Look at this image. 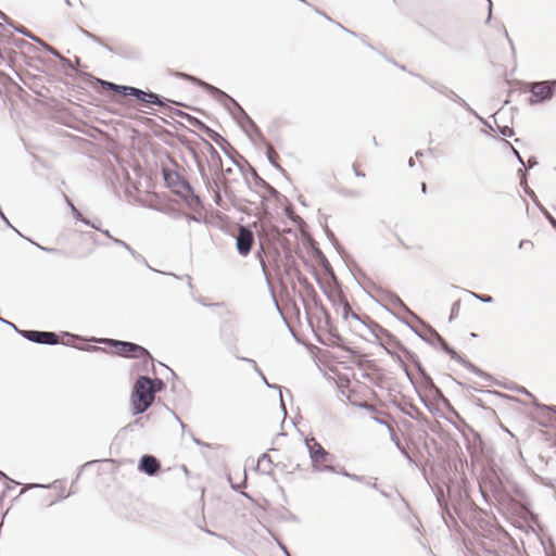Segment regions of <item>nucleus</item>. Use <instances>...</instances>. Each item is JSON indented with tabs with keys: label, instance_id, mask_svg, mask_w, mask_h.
I'll list each match as a JSON object with an SVG mask.
<instances>
[{
	"label": "nucleus",
	"instance_id": "nucleus-19",
	"mask_svg": "<svg viewBox=\"0 0 556 556\" xmlns=\"http://www.w3.org/2000/svg\"><path fill=\"white\" fill-rule=\"evenodd\" d=\"M339 313H341L342 315V318L344 320H346L349 317L357 320L359 324H362L365 328L368 329V326H369V320H372L369 316L365 315L364 317L359 316L358 314L354 313L349 303L346 304H343V306H341Z\"/></svg>",
	"mask_w": 556,
	"mask_h": 556
},
{
	"label": "nucleus",
	"instance_id": "nucleus-59",
	"mask_svg": "<svg viewBox=\"0 0 556 556\" xmlns=\"http://www.w3.org/2000/svg\"><path fill=\"white\" fill-rule=\"evenodd\" d=\"M0 18L10 27H14L15 23L12 18H10L5 13H3L1 10H0Z\"/></svg>",
	"mask_w": 556,
	"mask_h": 556
},
{
	"label": "nucleus",
	"instance_id": "nucleus-11",
	"mask_svg": "<svg viewBox=\"0 0 556 556\" xmlns=\"http://www.w3.org/2000/svg\"><path fill=\"white\" fill-rule=\"evenodd\" d=\"M254 243V233L248 226H240L236 236V248L240 255L247 256Z\"/></svg>",
	"mask_w": 556,
	"mask_h": 556
},
{
	"label": "nucleus",
	"instance_id": "nucleus-60",
	"mask_svg": "<svg viewBox=\"0 0 556 556\" xmlns=\"http://www.w3.org/2000/svg\"><path fill=\"white\" fill-rule=\"evenodd\" d=\"M363 483L375 489V490H379V486L377 484V478H366L365 477V482H363Z\"/></svg>",
	"mask_w": 556,
	"mask_h": 556
},
{
	"label": "nucleus",
	"instance_id": "nucleus-29",
	"mask_svg": "<svg viewBox=\"0 0 556 556\" xmlns=\"http://www.w3.org/2000/svg\"><path fill=\"white\" fill-rule=\"evenodd\" d=\"M265 148H266V156H267L268 162L274 167L279 169L281 173H285V169L277 163V160L279 159V155L271 150L270 143L266 144Z\"/></svg>",
	"mask_w": 556,
	"mask_h": 556
},
{
	"label": "nucleus",
	"instance_id": "nucleus-52",
	"mask_svg": "<svg viewBox=\"0 0 556 556\" xmlns=\"http://www.w3.org/2000/svg\"><path fill=\"white\" fill-rule=\"evenodd\" d=\"M326 235H327L328 239L332 242V244L336 247L337 251L340 253L341 247H340L334 233L329 228H326Z\"/></svg>",
	"mask_w": 556,
	"mask_h": 556
},
{
	"label": "nucleus",
	"instance_id": "nucleus-4",
	"mask_svg": "<svg viewBox=\"0 0 556 556\" xmlns=\"http://www.w3.org/2000/svg\"><path fill=\"white\" fill-rule=\"evenodd\" d=\"M101 342L114 349V353L122 357L142 359L146 364L153 365V357L142 345L129 341L104 338Z\"/></svg>",
	"mask_w": 556,
	"mask_h": 556
},
{
	"label": "nucleus",
	"instance_id": "nucleus-55",
	"mask_svg": "<svg viewBox=\"0 0 556 556\" xmlns=\"http://www.w3.org/2000/svg\"><path fill=\"white\" fill-rule=\"evenodd\" d=\"M397 450L408 460L409 464L415 463L414 458L409 455V453L407 452V450L405 448V446L403 444H400V446H397Z\"/></svg>",
	"mask_w": 556,
	"mask_h": 556
},
{
	"label": "nucleus",
	"instance_id": "nucleus-14",
	"mask_svg": "<svg viewBox=\"0 0 556 556\" xmlns=\"http://www.w3.org/2000/svg\"><path fill=\"white\" fill-rule=\"evenodd\" d=\"M194 157L197 161L199 174L201 176V179H202L206 190L208 192L214 193L215 198H220L219 186H218L216 178L210 177L205 170V167H204L202 161L197 155H194Z\"/></svg>",
	"mask_w": 556,
	"mask_h": 556
},
{
	"label": "nucleus",
	"instance_id": "nucleus-13",
	"mask_svg": "<svg viewBox=\"0 0 556 556\" xmlns=\"http://www.w3.org/2000/svg\"><path fill=\"white\" fill-rule=\"evenodd\" d=\"M161 463L160 460L150 454H144L140 457L138 463V469L139 471L153 477L156 476L160 471Z\"/></svg>",
	"mask_w": 556,
	"mask_h": 556
},
{
	"label": "nucleus",
	"instance_id": "nucleus-30",
	"mask_svg": "<svg viewBox=\"0 0 556 556\" xmlns=\"http://www.w3.org/2000/svg\"><path fill=\"white\" fill-rule=\"evenodd\" d=\"M271 458L267 453H263L257 459V467L262 468L263 472H269L271 469Z\"/></svg>",
	"mask_w": 556,
	"mask_h": 556
},
{
	"label": "nucleus",
	"instance_id": "nucleus-40",
	"mask_svg": "<svg viewBox=\"0 0 556 556\" xmlns=\"http://www.w3.org/2000/svg\"><path fill=\"white\" fill-rule=\"evenodd\" d=\"M165 382L162 379H152L151 391H153V396L155 397V394L162 392L165 389Z\"/></svg>",
	"mask_w": 556,
	"mask_h": 556
},
{
	"label": "nucleus",
	"instance_id": "nucleus-37",
	"mask_svg": "<svg viewBox=\"0 0 556 556\" xmlns=\"http://www.w3.org/2000/svg\"><path fill=\"white\" fill-rule=\"evenodd\" d=\"M24 239H26L31 244L36 245L38 249H40L41 251H45L47 253H52V254H58V255H65V253L62 250H59V249H55V248L42 247L39 243L35 242L34 240H31L30 238H27V237H25Z\"/></svg>",
	"mask_w": 556,
	"mask_h": 556
},
{
	"label": "nucleus",
	"instance_id": "nucleus-41",
	"mask_svg": "<svg viewBox=\"0 0 556 556\" xmlns=\"http://www.w3.org/2000/svg\"><path fill=\"white\" fill-rule=\"evenodd\" d=\"M129 253L131 254V256H132L137 262L144 264V265H146L150 270L155 271V273H160V274L162 273V271H160V270L154 269L153 267H151V266L149 265V263L147 262L146 257H144L142 254H140V253H138V252H136L134 249H131V251H130Z\"/></svg>",
	"mask_w": 556,
	"mask_h": 556
},
{
	"label": "nucleus",
	"instance_id": "nucleus-43",
	"mask_svg": "<svg viewBox=\"0 0 556 556\" xmlns=\"http://www.w3.org/2000/svg\"><path fill=\"white\" fill-rule=\"evenodd\" d=\"M399 320H401L402 323H404L416 336H418L420 339L421 337H424V333H425V329L422 331H420L418 328H416L415 326H413L407 319L405 318H401L399 316H396L394 313H392Z\"/></svg>",
	"mask_w": 556,
	"mask_h": 556
},
{
	"label": "nucleus",
	"instance_id": "nucleus-63",
	"mask_svg": "<svg viewBox=\"0 0 556 556\" xmlns=\"http://www.w3.org/2000/svg\"><path fill=\"white\" fill-rule=\"evenodd\" d=\"M525 192L532 199V201L538 206V203H540V201L538 200L534 191L532 189H530L529 187H527V188H525Z\"/></svg>",
	"mask_w": 556,
	"mask_h": 556
},
{
	"label": "nucleus",
	"instance_id": "nucleus-23",
	"mask_svg": "<svg viewBox=\"0 0 556 556\" xmlns=\"http://www.w3.org/2000/svg\"><path fill=\"white\" fill-rule=\"evenodd\" d=\"M173 115L177 116V117H180L182 119H185L186 122H188L190 125L201 129L202 127H204V124L201 119H199L198 117L187 113V112H184V111H180L178 109H174L173 110Z\"/></svg>",
	"mask_w": 556,
	"mask_h": 556
},
{
	"label": "nucleus",
	"instance_id": "nucleus-58",
	"mask_svg": "<svg viewBox=\"0 0 556 556\" xmlns=\"http://www.w3.org/2000/svg\"><path fill=\"white\" fill-rule=\"evenodd\" d=\"M179 186H180V187H181V188H182L187 193H189V192H191V191H193V190H194V189H193V187L191 186V184H190L187 179H185L184 177H182V179H181V181H180Z\"/></svg>",
	"mask_w": 556,
	"mask_h": 556
},
{
	"label": "nucleus",
	"instance_id": "nucleus-6",
	"mask_svg": "<svg viewBox=\"0 0 556 556\" xmlns=\"http://www.w3.org/2000/svg\"><path fill=\"white\" fill-rule=\"evenodd\" d=\"M368 332L375 339L374 342L383 348L389 355L390 352H401L404 346L393 333L374 320H369Z\"/></svg>",
	"mask_w": 556,
	"mask_h": 556
},
{
	"label": "nucleus",
	"instance_id": "nucleus-35",
	"mask_svg": "<svg viewBox=\"0 0 556 556\" xmlns=\"http://www.w3.org/2000/svg\"><path fill=\"white\" fill-rule=\"evenodd\" d=\"M65 199H66L67 204L71 206L74 218L77 220H81L86 225H91V220L85 218L83 216L81 212L74 206V204L71 202V200L68 198H65Z\"/></svg>",
	"mask_w": 556,
	"mask_h": 556
},
{
	"label": "nucleus",
	"instance_id": "nucleus-64",
	"mask_svg": "<svg viewBox=\"0 0 556 556\" xmlns=\"http://www.w3.org/2000/svg\"><path fill=\"white\" fill-rule=\"evenodd\" d=\"M458 309H459V301H456L452 305L450 320H452L454 318V316L457 314Z\"/></svg>",
	"mask_w": 556,
	"mask_h": 556
},
{
	"label": "nucleus",
	"instance_id": "nucleus-62",
	"mask_svg": "<svg viewBox=\"0 0 556 556\" xmlns=\"http://www.w3.org/2000/svg\"><path fill=\"white\" fill-rule=\"evenodd\" d=\"M505 143L508 144L510 148H511V151L514 153V155L516 156V159L518 160V162L525 166V162H523V159L521 157L520 153L518 152V150H516L508 141L505 140Z\"/></svg>",
	"mask_w": 556,
	"mask_h": 556
},
{
	"label": "nucleus",
	"instance_id": "nucleus-24",
	"mask_svg": "<svg viewBox=\"0 0 556 556\" xmlns=\"http://www.w3.org/2000/svg\"><path fill=\"white\" fill-rule=\"evenodd\" d=\"M390 356L392 357V359L395 363L399 364L401 369L405 372V375H406L407 379L409 380V382L416 388L415 377H414L413 372L409 370V368L406 365V363L403 361L402 356L397 352H390Z\"/></svg>",
	"mask_w": 556,
	"mask_h": 556
},
{
	"label": "nucleus",
	"instance_id": "nucleus-9",
	"mask_svg": "<svg viewBox=\"0 0 556 556\" xmlns=\"http://www.w3.org/2000/svg\"><path fill=\"white\" fill-rule=\"evenodd\" d=\"M138 101L142 104L157 105V106L164 109L165 111H169V112H173V110H174L172 108V104L184 105L180 102L165 98V97H163L159 93H155L153 91H150V90H141L140 98H138Z\"/></svg>",
	"mask_w": 556,
	"mask_h": 556
},
{
	"label": "nucleus",
	"instance_id": "nucleus-45",
	"mask_svg": "<svg viewBox=\"0 0 556 556\" xmlns=\"http://www.w3.org/2000/svg\"><path fill=\"white\" fill-rule=\"evenodd\" d=\"M387 429H388V432H389V435H390V440L394 443V445L397 447L400 446V444H402L399 435L396 434L394 428L392 427V425H387Z\"/></svg>",
	"mask_w": 556,
	"mask_h": 556
},
{
	"label": "nucleus",
	"instance_id": "nucleus-7",
	"mask_svg": "<svg viewBox=\"0 0 556 556\" xmlns=\"http://www.w3.org/2000/svg\"><path fill=\"white\" fill-rule=\"evenodd\" d=\"M416 76L420 78L424 83H426L428 86H430L432 89H434L442 96L446 97L447 99L454 101L459 106L465 109L469 114L477 115V112L462 97H459L454 90L450 89L444 84H441L437 80H430L419 74Z\"/></svg>",
	"mask_w": 556,
	"mask_h": 556
},
{
	"label": "nucleus",
	"instance_id": "nucleus-5",
	"mask_svg": "<svg viewBox=\"0 0 556 556\" xmlns=\"http://www.w3.org/2000/svg\"><path fill=\"white\" fill-rule=\"evenodd\" d=\"M304 443L308 451L313 471H336V467L329 464L332 460L333 455L323 447L315 438L305 439Z\"/></svg>",
	"mask_w": 556,
	"mask_h": 556
},
{
	"label": "nucleus",
	"instance_id": "nucleus-42",
	"mask_svg": "<svg viewBox=\"0 0 556 556\" xmlns=\"http://www.w3.org/2000/svg\"><path fill=\"white\" fill-rule=\"evenodd\" d=\"M538 207L541 211V213L544 215V217L547 219V222L551 224V226L556 230L555 217L541 203H538Z\"/></svg>",
	"mask_w": 556,
	"mask_h": 556
},
{
	"label": "nucleus",
	"instance_id": "nucleus-18",
	"mask_svg": "<svg viewBox=\"0 0 556 556\" xmlns=\"http://www.w3.org/2000/svg\"><path fill=\"white\" fill-rule=\"evenodd\" d=\"M220 149L226 154V156L231 161V163L236 165L241 170V173H243L244 164L249 165V162L241 154H239V152L236 149L235 151H232L226 144H223V148Z\"/></svg>",
	"mask_w": 556,
	"mask_h": 556
},
{
	"label": "nucleus",
	"instance_id": "nucleus-3",
	"mask_svg": "<svg viewBox=\"0 0 556 556\" xmlns=\"http://www.w3.org/2000/svg\"><path fill=\"white\" fill-rule=\"evenodd\" d=\"M152 378L149 376H139L135 381L130 394L131 414L134 416L143 414L154 402L153 391H151Z\"/></svg>",
	"mask_w": 556,
	"mask_h": 556
},
{
	"label": "nucleus",
	"instance_id": "nucleus-53",
	"mask_svg": "<svg viewBox=\"0 0 556 556\" xmlns=\"http://www.w3.org/2000/svg\"><path fill=\"white\" fill-rule=\"evenodd\" d=\"M356 406L359 407V408L366 409V410H368L370 413H378L377 407L374 406L372 404L367 403V402L357 403Z\"/></svg>",
	"mask_w": 556,
	"mask_h": 556
},
{
	"label": "nucleus",
	"instance_id": "nucleus-28",
	"mask_svg": "<svg viewBox=\"0 0 556 556\" xmlns=\"http://www.w3.org/2000/svg\"><path fill=\"white\" fill-rule=\"evenodd\" d=\"M401 352L415 366L416 370H418L420 367H424L417 354L407 349L405 345L402 346Z\"/></svg>",
	"mask_w": 556,
	"mask_h": 556
},
{
	"label": "nucleus",
	"instance_id": "nucleus-33",
	"mask_svg": "<svg viewBox=\"0 0 556 556\" xmlns=\"http://www.w3.org/2000/svg\"><path fill=\"white\" fill-rule=\"evenodd\" d=\"M13 29L18 33V34H22L23 36L29 38L30 40L35 41V42H40V38L37 37L36 35H34L30 30H28L26 27L20 25V24H15Z\"/></svg>",
	"mask_w": 556,
	"mask_h": 556
},
{
	"label": "nucleus",
	"instance_id": "nucleus-22",
	"mask_svg": "<svg viewBox=\"0 0 556 556\" xmlns=\"http://www.w3.org/2000/svg\"><path fill=\"white\" fill-rule=\"evenodd\" d=\"M389 300L392 303V305L399 307L400 309L407 313L412 318H414L417 321H420V317L416 315L413 311L408 308V306L402 301V299L393 292L388 293Z\"/></svg>",
	"mask_w": 556,
	"mask_h": 556
},
{
	"label": "nucleus",
	"instance_id": "nucleus-34",
	"mask_svg": "<svg viewBox=\"0 0 556 556\" xmlns=\"http://www.w3.org/2000/svg\"><path fill=\"white\" fill-rule=\"evenodd\" d=\"M249 167V170H250V174H251V177L254 181V185L256 187H260V188H264L265 186H267V181L264 180L258 174L257 172L255 170L254 167H252L250 164L248 165Z\"/></svg>",
	"mask_w": 556,
	"mask_h": 556
},
{
	"label": "nucleus",
	"instance_id": "nucleus-56",
	"mask_svg": "<svg viewBox=\"0 0 556 556\" xmlns=\"http://www.w3.org/2000/svg\"><path fill=\"white\" fill-rule=\"evenodd\" d=\"M59 60L61 61V63H62L64 66H66V67L71 68V70H73V71L77 72L76 66L72 63V61H71L70 59H67V58H65V56H63V55L61 54V55H60V58H59Z\"/></svg>",
	"mask_w": 556,
	"mask_h": 556
},
{
	"label": "nucleus",
	"instance_id": "nucleus-17",
	"mask_svg": "<svg viewBox=\"0 0 556 556\" xmlns=\"http://www.w3.org/2000/svg\"><path fill=\"white\" fill-rule=\"evenodd\" d=\"M392 506L396 509V511L400 514L402 519H404V518L410 519V515H412L410 505L401 493L396 492V498L392 503Z\"/></svg>",
	"mask_w": 556,
	"mask_h": 556
},
{
	"label": "nucleus",
	"instance_id": "nucleus-38",
	"mask_svg": "<svg viewBox=\"0 0 556 556\" xmlns=\"http://www.w3.org/2000/svg\"><path fill=\"white\" fill-rule=\"evenodd\" d=\"M262 381L265 383V386H266L267 388L276 389V390H278V391H279L280 406H281V408H282V412H283V419H285V418H286V416H287V410H286L285 402H283V399H282L281 387H280V386H278V384H271V383H269V380H267V378H266V377H265V380H262Z\"/></svg>",
	"mask_w": 556,
	"mask_h": 556
},
{
	"label": "nucleus",
	"instance_id": "nucleus-61",
	"mask_svg": "<svg viewBox=\"0 0 556 556\" xmlns=\"http://www.w3.org/2000/svg\"><path fill=\"white\" fill-rule=\"evenodd\" d=\"M403 520L408 522L412 526V528H414L415 530L419 531V528H418V525H417V523H419V521L417 520L416 517L413 516V514L410 515V519L404 518Z\"/></svg>",
	"mask_w": 556,
	"mask_h": 556
},
{
	"label": "nucleus",
	"instance_id": "nucleus-46",
	"mask_svg": "<svg viewBox=\"0 0 556 556\" xmlns=\"http://www.w3.org/2000/svg\"><path fill=\"white\" fill-rule=\"evenodd\" d=\"M38 45L41 46L46 51H48L50 54H52L56 59L60 58L61 53L55 48H53L52 46H50L46 41H43L42 39H40V42H38Z\"/></svg>",
	"mask_w": 556,
	"mask_h": 556
},
{
	"label": "nucleus",
	"instance_id": "nucleus-32",
	"mask_svg": "<svg viewBox=\"0 0 556 556\" xmlns=\"http://www.w3.org/2000/svg\"><path fill=\"white\" fill-rule=\"evenodd\" d=\"M327 296H328L329 301H331V303L336 307L337 313H339V311H340L341 306H343V304L349 303L346 298L342 294L332 295V294L328 293Z\"/></svg>",
	"mask_w": 556,
	"mask_h": 556
},
{
	"label": "nucleus",
	"instance_id": "nucleus-36",
	"mask_svg": "<svg viewBox=\"0 0 556 556\" xmlns=\"http://www.w3.org/2000/svg\"><path fill=\"white\" fill-rule=\"evenodd\" d=\"M237 358L250 364L251 368H253V370L260 376V378L262 380H265L264 372L260 369V367L257 366V363L254 359L249 358V357H243V356H237Z\"/></svg>",
	"mask_w": 556,
	"mask_h": 556
},
{
	"label": "nucleus",
	"instance_id": "nucleus-10",
	"mask_svg": "<svg viewBox=\"0 0 556 556\" xmlns=\"http://www.w3.org/2000/svg\"><path fill=\"white\" fill-rule=\"evenodd\" d=\"M555 85L556 81L553 83H545V81H538L534 83L532 89H531V98L529 99V102L531 105H534L536 103L545 102L549 99H552L554 92H555Z\"/></svg>",
	"mask_w": 556,
	"mask_h": 556
},
{
	"label": "nucleus",
	"instance_id": "nucleus-20",
	"mask_svg": "<svg viewBox=\"0 0 556 556\" xmlns=\"http://www.w3.org/2000/svg\"><path fill=\"white\" fill-rule=\"evenodd\" d=\"M200 130L203 131L211 140H213L220 148H223V144H226L232 151H235V148L227 141L226 138H224L220 134L208 127L206 124H204V127H202Z\"/></svg>",
	"mask_w": 556,
	"mask_h": 556
},
{
	"label": "nucleus",
	"instance_id": "nucleus-50",
	"mask_svg": "<svg viewBox=\"0 0 556 556\" xmlns=\"http://www.w3.org/2000/svg\"><path fill=\"white\" fill-rule=\"evenodd\" d=\"M340 194H342L345 198H359L362 195V192L358 190L342 189L340 191Z\"/></svg>",
	"mask_w": 556,
	"mask_h": 556
},
{
	"label": "nucleus",
	"instance_id": "nucleus-16",
	"mask_svg": "<svg viewBox=\"0 0 556 556\" xmlns=\"http://www.w3.org/2000/svg\"><path fill=\"white\" fill-rule=\"evenodd\" d=\"M420 384L424 389H426L428 392H430L435 397H443V392L439 387L435 386L433 379L430 377V375L426 371L425 367H420L417 370Z\"/></svg>",
	"mask_w": 556,
	"mask_h": 556
},
{
	"label": "nucleus",
	"instance_id": "nucleus-57",
	"mask_svg": "<svg viewBox=\"0 0 556 556\" xmlns=\"http://www.w3.org/2000/svg\"><path fill=\"white\" fill-rule=\"evenodd\" d=\"M112 242H113L114 244L118 245V247L124 248V249H125V250H127L128 252H130V251H131V249H132V248H131L127 242H125V241H123V240H121V239H118V238H112Z\"/></svg>",
	"mask_w": 556,
	"mask_h": 556
},
{
	"label": "nucleus",
	"instance_id": "nucleus-15",
	"mask_svg": "<svg viewBox=\"0 0 556 556\" xmlns=\"http://www.w3.org/2000/svg\"><path fill=\"white\" fill-rule=\"evenodd\" d=\"M203 143L210 154V160H208V167L210 169L214 170L215 172V176H219V175H223V161H222V157L219 155V153L217 152V150L212 146V143L206 140V139H203Z\"/></svg>",
	"mask_w": 556,
	"mask_h": 556
},
{
	"label": "nucleus",
	"instance_id": "nucleus-31",
	"mask_svg": "<svg viewBox=\"0 0 556 556\" xmlns=\"http://www.w3.org/2000/svg\"><path fill=\"white\" fill-rule=\"evenodd\" d=\"M79 31H80L85 37H87V38L91 39L92 41H94V42H97V43H99V45H101V46H102L103 48H105L109 52H111V53H112V52H114V50H113L109 45L104 43V42L102 41V39H101L100 37L96 36L94 34H92V33H90V31H88V30L84 29L83 27H79Z\"/></svg>",
	"mask_w": 556,
	"mask_h": 556
},
{
	"label": "nucleus",
	"instance_id": "nucleus-12",
	"mask_svg": "<svg viewBox=\"0 0 556 556\" xmlns=\"http://www.w3.org/2000/svg\"><path fill=\"white\" fill-rule=\"evenodd\" d=\"M99 84L102 86L103 89L108 91H112L117 94H122L124 97H134L137 101L138 98H140L141 90L140 88L132 87V86H126V85H117L112 81L99 79Z\"/></svg>",
	"mask_w": 556,
	"mask_h": 556
},
{
	"label": "nucleus",
	"instance_id": "nucleus-8",
	"mask_svg": "<svg viewBox=\"0 0 556 556\" xmlns=\"http://www.w3.org/2000/svg\"><path fill=\"white\" fill-rule=\"evenodd\" d=\"M18 334L37 344L55 345L60 343L59 336L53 331L24 330L18 331Z\"/></svg>",
	"mask_w": 556,
	"mask_h": 556
},
{
	"label": "nucleus",
	"instance_id": "nucleus-25",
	"mask_svg": "<svg viewBox=\"0 0 556 556\" xmlns=\"http://www.w3.org/2000/svg\"><path fill=\"white\" fill-rule=\"evenodd\" d=\"M245 127H247V130L249 131L250 134V139H253V136H255L258 141L261 143H263L264 146L268 144L269 142L266 140V138L264 137L263 132L261 131L260 127L255 124V122L253 119H251L250 122H248L245 124Z\"/></svg>",
	"mask_w": 556,
	"mask_h": 556
},
{
	"label": "nucleus",
	"instance_id": "nucleus-47",
	"mask_svg": "<svg viewBox=\"0 0 556 556\" xmlns=\"http://www.w3.org/2000/svg\"><path fill=\"white\" fill-rule=\"evenodd\" d=\"M470 294L475 299L479 300L482 303H488L489 304V303H492L494 301L493 296H491L489 294L476 293V292H471V291H470Z\"/></svg>",
	"mask_w": 556,
	"mask_h": 556
},
{
	"label": "nucleus",
	"instance_id": "nucleus-44",
	"mask_svg": "<svg viewBox=\"0 0 556 556\" xmlns=\"http://www.w3.org/2000/svg\"><path fill=\"white\" fill-rule=\"evenodd\" d=\"M143 418H136L135 420H132L131 422H129L128 425H126L122 431H132L135 428L137 427H140L142 428L144 425H143V421H142Z\"/></svg>",
	"mask_w": 556,
	"mask_h": 556
},
{
	"label": "nucleus",
	"instance_id": "nucleus-26",
	"mask_svg": "<svg viewBox=\"0 0 556 556\" xmlns=\"http://www.w3.org/2000/svg\"><path fill=\"white\" fill-rule=\"evenodd\" d=\"M245 127H247V130L249 131L250 134V139H253V136H255L258 141L261 143H263L264 146L268 144L269 142L266 140V138L264 137L263 132L261 131L260 127L255 124V122L253 119H251L250 122H248L245 124Z\"/></svg>",
	"mask_w": 556,
	"mask_h": 556
},
{
	"label": "nucleus",
	"instance_id": "nucleus-39",
	"mask_svg": "<svg viewBox=\"0 0 556 556\" xmlns=\"http://www.w3.org/2000/svg\"><path fill=\"white\" fill-rule=\"evenodd\" d=\"M323 343V341H320ZM344 339L339 333L331 334V338H328V342H324V344L330 345V346H337L342 348L343 346Z\"/></svg>",
	"mask_w": 556,
	"mask_h": 556
},
{
	"label": "nucleus",
	"instance_id": "nucleus-27",
	"mask_svg": "<svg viewBox=\"0 0 556 556\" xmlns=\"http://www.w3.org/2000/svg\"><path fill=\"white\" fill-rule=\"evenodd\" d=\"M185 201L187 205L192 210H198L202 207V200L201 198L195 193V191H191L187 194L185 198Z\"/></svg>",
	"mask_w": 556,
	"mask_h": 556
},
{
	"label": "nucleus",
	"instance_id": "nucleus-48",
	"mask_svg": "<svg viewBox=\"0 0 556 556\" xmlns=\"http://www.w3.org/2000/svg\"><path fill=\"white\" fill-rule=\"evenodd\" d=\"M319 309L323 314V316L325 317V324H326V327L327 328H333V324H332V320H331V317H330V314L329 312L327 311V308L320 304L319 306Z\"/></svg>",
	"mask_w": 556,
	"mask_h": 556
},
{
	"label": "nucleus",
	"instance_id": "nucleus-21",
	"mask_svg": "<svg viewBox=\"0 0 556 556\" xmlns=\"http://www.w3.org/2000/svg\"><path fill=\"white\" fill-rule=\"evenodd\" d=\"M162 176L167 187L173 188L179 186L182 176L179 175L176 170H173L167 167L162 168Z\"/></svg>",
	"mask_w": 556,
	"mask_h": 556
},
{
	"label": "nucleus",
	"instance_id": "nucleus-2",
	"mask_svg": "<svg viewBox=\"0 0 556 556\" xmlns=\"http://www.w3.org/2000/svg\"><path fill=\"white\" fill-rule=\"evenodd\" d=\"M422 328L425 329L424 337H421V340L428 343L429 345L433 348L440 346V349L450 355V357L457 363L462 364L465 368L470 370L471 372L484 378L490 379L491 376L477 367L475 364H472L469 359L458 354L445 340L444 338L429 324L425 323L421 318L420 321H418Z\"/></svg>",
	"mask_w": 556,
	"mask_h": 556
},
{
	"label": "nucleus",
	"instance_id": "nucleus-49",
	"mask_svg": "<svg viewBox=\"0 0 556 556\" xmlns=\"http://www.w3.org/2000/svg\"><path fill=\"white\" fill-rule=\"evenodd\" d=\"M497 130L504 137H513L515 135L514 128L507 125L497 126Z\"/></svg>",
	"mask_w": 556,
	"mask_h": 556
},
{
	"label": "nucleus",
	"instance_id": "nucleus-1",
	"mask_svg": "<svg viewBox=\"0 0 556 556\" xmlns=\"http://www.w3.org/2000/svg\"><path fill=\"white\" fill-rule=\"evenodd\" d=\"M174 76L189 81L193 85L201 87L207 93H210L215 100L220 102L223 106L229 112L231 117L238 123V125L242 128V130L250 136L247 130L245 124L250 122L252 118L250 115L243 110V108L228 93L223 91L222 89L198 78L197 76L184 73V72H175Z\"/></svg>",
	"mask_w": 556,
	"mask_h": 556
},
{
	"label": "nucleus",
	"instance_id": "nucleus-54",
	"mask_svg": "<svg viewBox=\"0 0 556 556\" xmlns=\"http://www.w3.org/2000/svg\"><path fill=\"white\" fill-rule=\"evenodd\" d=\"M263 189H265L270 197L276 199L280 198L279 191L276 188H274L270 184L267 182V186H265Z\"/></svg>",
	"mask_w": 556,
	"mask_h": 556
},
{
	"label": "nucleus",
	"instance_id": "nucleus-51",
	"mask_svg": "<svg viewBox=\"0 0 556 556\" xmlns=\"http://www.w3.org/2000/svg\"><path fill=\"white\" fill-rule=\"evenodd\" d=\"M319 254H320V264L324 268V271L328 275H331L332 274V268L328 262V260L325 257V255L319 251Z\"/></svg>",
	"mask_w": 556,
	"mask_h": 556
}]
</instances>
